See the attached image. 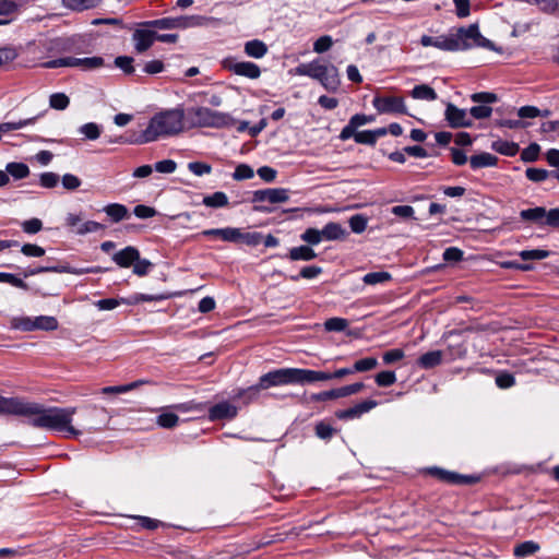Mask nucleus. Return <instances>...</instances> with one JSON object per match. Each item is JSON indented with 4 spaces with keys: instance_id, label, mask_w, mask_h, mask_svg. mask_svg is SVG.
Listing matches in <instances>:
<instances>
[{
    "instance_id": "1a4fd4ad",
    "label": "nucleus",
    "mask_w": 559,
    "mask_h": 559,
    "mask_svg": "<svg viewBox=\"0 0 559 559\" xmlns=\"http://www.w3.org/2000/svg\"><path fill=\"white\" fill-rule=\"evenodd\" d=\"M372 105L379 114H407V108L403 97L376 96L372 99Z\"/></svg>"
},
{
    "instance_id": "393cba45",
    "label": "nucleus",
    "mask_w": 559,
    "mask_h": 559,
    "mask_svg": "<svg viewBox=\"0 0 559 559\" xmlns=\"http://www.w3.org/2000/svg\"><path fill=\"white\" fill-rule=\"evenodd\" d=\"M104 66L102 57L73 58L70 57V67L81 68L83 70H94Z\"/></svg>"
},
{
    "instance_id": "e433bc0d",
    "label": "nucleus",
    "mask_w": 559,
    "mask_h": 559,
    "mask_svg": "<svg viewBox=\"0 0 559 559\" xmlns=\"http://www.w3.org/2000/svg\"><path fill=\"white\" fill-rule=\"evenodd\" d=\"M206 21L207 19L201 15L179 16L176 17V28L202 26Z\"/></svg>"
},
{
    "instance_id": "338daca9",
    "label": "nucleus",
    "mask_w": 559,
    "mask_h": 559,
    "mask_svg": "<svg viewBox=\"0 0 559 559\" xmlns=\"http://www.w3.org/2000/svg\"><path fill=\"white\" fill-rule=\"evenodd\" d=\"M152 266L153 263L151 261L146 259H141L139 257V260H136L133 264V273L138 276H145L148 274Z\"/></svg>"
},
{
    "instance_id": "6ab92c4d",
    "label": "nucleus",
    "mask_w": 559,
    "mask_h": 559,
    "mask_svg": "<svg viewBox=\"0 0 559 559\" xmlns=\"http://www.w3.org/2000/svg\"><path fill=\"white\" fill-rule=\"evenodd\" d=\"M549 211L543 206H536L532 209L522 210L520 217L522 221L533 222L539 226H547V216Z\"/></svg>"
},
{
    "instance_id": "79ce46f5",
    "label": "nucleus",
    "mask_w": 559,
    "mask_h": 559,
    "mask_svg": "<svg viewBox=\"0 0 559 559\" xmlns=\"http://www.w3.org/2000/svg\"><path fill=\"white\" fill-rule=\"evenodd\" d=\"M100 0H62L63 4L72 10H86L98 5Z\"/></svg>"
},
{
    "instance_id": "4c0bfd02",
    "label": "nucleus",
    "mask_w": 559,
    "mask_h": 559,
    "mask_svg": "<svg viewBox=\"0 0 559 559\" xmlns=\"http://www.w3.org/2000/svg\"><path fill=\"white\" fill-rule=\"evenodd\" d=\"M8 176H12L14 179H24L29 175V168L24 163H9L5 166Z\"/></svg>"
},
{
    "instance_id": "6e6552de",
    "label": "nucleus",
    "mask_w": 559,
    "mask_h": 559,
    "mask_svg": "<svg viewBox=\"0 0 559 559\" xmlns=\"http://www.w3.org/2000/svg\"><path fill=\"white\" fill-rule=\"evenodd\" d=\"M221 64L224 70L250 80H257L261 75L260 67L251 61H238L235 57H226Z\"/></svg>"
},
{
    "instance_id": "3c124183",
    "label": "nucleus",
    "mask_w": 559,
    "mask_h": 559,
    "mask_svg": "<svg viewBox=\"0 0 559 559\" xmlns=\"http://www.w3.org/2000/svg\"><path fill=\"white\" fill-rule=\"evenodd\" d=\"M322 273V269L316 265H309L301 269L298 275L290 276V280L297 282L300 277L311 280Z\"/></svg>"
},
{
    "instance_id": "6e6d98bb",
    "label": "nucleus",
    "mask_w": 559,
    "mask_h": 559,
    "mask_svg": "<svg viewBox=\"0 0 559 559\" xmlns=\"http://www.w3.org/2000/svg\"><path fill=\"white\" fill-rule=\"evenodd\" d=\"M178 421H179V417L175 413H163L156 419V423L160 427L167 428V429L174 428L175 426H177Z\"/></svg>"
},
{
    "instance_id": "a211bd4d",
    "label": "nucleus",
    "mask_w": 559,
    "mask_h": 559,
    "mask_svg": "<svg viewBox=\"0 0 559 559\" xmlns=\"http://www.w3.org/2000/svg\"><path fill=\"white\" fill-rule=\"evenodd\" d=\"M24 400L23 397H5L0 395V415L21 416Z\"/></svg>"
},
{
    "instance_id": "09e8293b",
    "label": "nucleus",
    "mask_w": 559,
    "mask_h": 559,
    "mask_svg": "<svg viewBox=\"0 0 559 559\" xmlns=\"http://www.w3.org/2000/svg\"><path fill=\"white\" fill-rule=\"evenodd\" d=\"M525 176L533 182H543L550 176V171L543 168L531 167L525 170Z\"/></svg>"
},
{
    "instance_id": "4468645a",
    "label": "nucleus",
    "mask_w": 559,
    "mask_h": 559,
    "mask_svg": "<svg viewBox=\"0 0 559 559\" xmlns=\"http://www.w3.org/2000/svg\"><path fill=\"white\" fill-rule=\"evenodd\" d=\"M378 405L374 400L362 401L353 407L340 411L336 413L338 419H355L359 418L362 414L368 413Z\"/></svg>"
},
{
    "instance_id": "ea45409f",
    "label": "nucleus",
    "mask_w": 559,
    "mask_h": 559,
    "mask_svg": "<svg viewBox=\"0 0 559 559\" xmlns=\"http://www.w3.org/2000/svg\"><path fill=\"white\" fill-rule=\"evenodd\" d=\"M349 325V322L347 319L333 317L328 319L324 322V329L328 332H343L345 331Z\"/></svg>"
},
{
    "instance_id": "412c9836",
    "label": "nucleus",
    "mask_w": 559,
    "mask_h": 559,
    "mask_svg": "<svg viewBox=\"0 0 559 559\" xmlns=\"http://www.w3.org/2000/svg\"><path fill=\"white\" fill-rule=\"evenodd\" d=\"M243 51L250 58L261 59L267 53L269 47L260 39H251L245 43Z\"/></svg>"
},
{
    "instance_id": "cd10ccee",
    "label": "nucleus",
    "mask_w": 559,
    "mask_h": 559,
    "mask_svg": "<svg viewBox=\"0 0 559 559\" xmlns=\"http://www.w3.org/2000/svg\"><path fill=\"white\" fill-rule=\"evenodd\" d=\"M203 236L210 237L215 236L219 237L224 241L233 242L238 236V228L235 227H226V228H212L205 229L202 231Z\"/></svg>"
},
{
    "instance_id": "423d86ee",
    "label": "nucleus",
    "mask_w": 559,
    "mask_h": 559,
    "mask_svg": "<svg viewBox=\"0 0 559 559\" xmlns=\"http://www.w3.org/2000/svg\"><path fill=\"white\" fill-rule=\"evenodd\" d=\"M189 115L195 126L207 128H222L233 123L228 114L212 110L207 107H195L189 110Z\"/></svg>"
},
{
    "instance_id": "f03ea898",
    "label": "nucleus",
    "mask_w": 559,
    "mask_h": 559,
    "mask_svg": "<svg viewBox=\"0 0 559 559\" xmlns=\"http://www.w3.org/2000/svg\"><path fill=\"white\" fill-rule=\"evenodd\" d=\"M420 44L424 47H436L445 51L467 50L472 47H481L489 50H496L495 44L485 38L477 24H471L467 27H461L455 34L449 36L431 37L423 35Z\"/></svg>"
},
{
    "instance_id": "a878e982",
    "label": "nucleus",
    "mask_w": 559,
    "mask_h": 559,
    "mask_svg": "<svg viewBox=\"0 0 559 559\" xmlns=\"http://www.w3.org/2000/svg\"><path fill=\"white\" fill-rule=\"evenodd\" d=\"M287 257L292 261H311L317 258V253L309 246H299L292 248Z\"/></svg>"
},
{
    "instance_id": "7c9ffc66",
    "label": "nucleus",
    "mask_w": 559,
    "mask_h": 559,
    "mask_svg": "<svg viewBox=\"0 0 559 559\" xmlns=\"http://www.w3.org/2000/svg\"><path fill=\"white\" fill-rule=\"evenodd\" d=\"M323 239L325 240H338L344 238L347 233L338 223H329L323 229H321Z\"/></svg>"
},
{
    "instance_id": "69168bd1",
    "label": "nucleus",
    "mask_w": 559,
    "mask_h": 559,
    "mask_svg": "<svg viewBox=\"0 0 559 559\" xmlns=\"http://www.w3.org/2000/svg\"><path fill=\"white\" fill-rule=\"evenodd\" d=\"M332 45H333V39L331 36H329V35L321 36L313 43V51L317 53H323V52L328 51L332 47Z\"/></svg>"
},
{
    "instance_id": "8fccbe9b",
    "label": "nucleus",
    "mask_w": 559,
    "mask_h": 559,
    "mask_svg": "<svg viewBox=\"0 0 559 559\" xmlns=\"http://www.w3.org/2000/svg\"><path fill=\"white\" fill-rule=\"evenodd\" d=\"M378 366V360L374 357H366L357 360L354 366V372H365L374 369Z\"/></svg>"
},
{
    "instance_id": "bb28decb",
    "label": "nucleus",
    "mask_w": 559,
    "mask_h": 559,
    "mask_svg": "<svg viewBox=\"0 0 559 559\" xmlns=\"http://www.w3.org/2000/svg\"><path fill=\"white\" fill-rule=\"evenodd\" d=\"M104 212L114 223H119L129 217L128 207L120 203H111L104 207Z\"/></svg>"
},
{
    "instance_id": "c03bdc74",
    "label": "nucleus",
    "mask_w": 559,
    "mask_h": 559,
    "mask_svg": "<svg viewBox=\"0 0 559 559\" xmlns=\"http://www.w3.org/2000/svg\"><path fill=\"white\" fill-rule=\"evenodd\" d=\"M146 27L159 28V29H174L176 28V17H163L154 21L143 23Z\"/></svg>"
},
{
    "instance_id": "5701e85b",
    "label": "nucleus",
    "mask_w": 559,
    "mask_h": 559,
    "mask_svg": "<svg viewBox=\"0 0 559 559\" xmlns=\"http://www.w3.org/2000/svg\"><path fill=\"white\" fill-rule=\"evenodd\" d=\"M498 164V157L487 153L483 152L480 154H476L471 156L469 158V165L473 169H479L484 167H495Z\"/></svg>"
},
{
    "instance_id": "dca6fc26",
    "label": "nucleus",
    "mask_w": 559,
    "mask_h": 559,
    "mask_svg": "<svg viewBox=\"0 0 559 559\" xmlns=\"http://www.w3.org/2000/svg\"><path fill=\"white\" fill-rule=\"evenodd\" d=\"M156 32L152 29L139 28L132 35L138 52L146 51L155 41Z\"/></svg>"
},
{
    "instance_id": "13d9d810",
    "label": "nucleus",
    "mask_w": 559,
    "mask_h": 559,
    "mask_svg": "<svg viewBox=\"0 0 559 559\" xmlns=\"http://www.w3.org/2000/svg\"><path fill=\"white\" fill-rule=\"evenodd\" d=\"M59 179H60V177H59L58 174L51 173V171H47V173L40 174V176H39V183L44 188L52 189V188H55L58 185Z\"/></svg>"
},
{
    "instance_id": "f257e3e1",
    "label": "nucleus",
    "mask_w": 559,
    "mask_h": 559,
    "mask_svg": "<svg viewBox=\"0 0 559 559\" xmlns=\"http://www.w3.org/2000/svg\"><path fill=\"white\" fill-rule=\"evenodd\" d=\"M75 407H46L43 404L24 400L21 416L28 418L35 428L63 433L69 438L79 437L82 431L72 425Z\"/></svg>"
},
{
    "instance_id": "c756f323",
    "label": "nucleus",
    "mask_w": 559,
    "mask_h": 559,
    "mask_svg": "<svg viewBox=\"0 0 559 559\" xmlns=\"http://www.w3.org/2000/svg\"><path fill=\"white\" fill-rule=\"evenodd\" d=\"M148 383H151L150 380L141 379V380H136L131 383H128V384H123V385L105 386L102 389V393L105 395L127 393L134 389H138L139 386H141L143 384H148Z\"/></svg>"
},
{
    "instance_id": "4d7b16f0",
    "label": "nucleus",
    "mask_w": 559,
    "mask_h": 559,
    "mask_svg": "<svg viewBox=\"0 0 559 559\" xmlns=\"http://www.w3.org/2000/svg\"><path fill=\"white\" fill-rule=\"evenodd\" d=\"M188 169L195 176L209 175L212 171V166L203 162H190L188 163Z\"/></svg>"
},
{
    "instance_id": "f3484780",
    "label": "nucleus",
    "mask_w": 559,
    "mask_h": 559,
    "mask_svg": "<svg viewBox=\"0 0 559 559\" xmlns=\"http://www.w3.org/2000/svg\"><path fill=\"white\" fill-rule=\"evenodd\" d=\"M140 252L133 246H128L112 255V261L120 267H130L139 260Z\"/></svg>"
},
{
    "instance_id": "a19ab883",
    "label": "nucleus",
    "mask_w": 559,
    "mask_h": 559,
    "mask_svg": "<svg viewBox=\"0 0 559 559\" xmlns=\"http://www.w3.org/2000/svg\"><path fill=\"white\" fill-rule=\"evenodd\" d=\"M391 278H392L391 274L389 272H385V271L370 272V273H367L362 277V282L366 285H376V284H381V283L389 282Z\"/></svg>"
},
{
    "instance_id": "4be33fe9",
    "label": "nucleus",
    "mask_w": 559,
    "mask_h": 559,
    "mask_svg": "<svg viewBox=\"0 0 559 559\" xmlns=\"http://www.w3.org/2000/svg\"><path fill=\"white\" fill-rule=\"evenodd\" d=\"M262 389L259 383L255 385H251L247 389H240L233 395L235 401L240 402L242 405H248L258 400L259 393Z\"/></svg>"
},
{
    "instance_id": "c85d7f7f",
    "label": "nucleus",
    "mask_w": 559,
    "mask_h": 559,
    "mask_svg": "<svg viewBox=\"0 0 559 559\" xmlns=\"http://www.w3.org/2000/svg\"><path fill=\"white\" fill-rule=\"evenodd\" d=\"M44 114H39L37 116H34V117H31V118H27V119H20L17 121H10V122H3V123H0V134H4V133H8L10 131H15V130H20L24 127H27V126H31V124H34L38 118H40Z\"/></svg>"
},
{
    "instance_id": "58836bf2",
    "label": "nucleus",
    "mask_w": 559,
    "mask_h": 559,
    "mask_svg": "<svg viewBox=\"0 0 559 559\" xmlns=\"http://www.w3.org/2000/svg\"><path fill=\"white\" fill-rule=\"evenodd\" d=\"M263 236L260 233H242L238 228V236L236 237L234 242H243L248 246H258L262 242Z\"/></svg>"
},
{
    "instance_id": "680f3d73",
    "label": "nucleus",
    "mask_w": 559,
    "mask_h": 559,
    "mask_svg": "<svg viewBox=\"0 0 559 559\" xmlns=\"http://www.w3.org/2000/svg\"><path fill=\"white\" fill-rule=\"evenodd\" d=\"M0 282L11 284L12 286L22 289L28 288L27 284L23 280L11 273L0 272Z\"/></svg>"
},
{
    "instance_id": "5fc2aeb1",
    "label": "nucleus",
    "mask_w": 559,
    "mask_h": 559,
    "mask_svg": "<svg viewBox=\"0 0 559 559\" xmlns=\"http://www.w3.org/2000/svg\"><path fill=\"white\" fill-rule=\"evenodd\" d=\"M300 238L309 243V245H318L320 243L322 240H323V237H322V234H321V230L319 229H316V228H308L306 229Z\"/></svg>"
},
{
    "instance_id": "c9c22d12",
    "label": "nucleus",
    "mask_w": 559,
    "mask_h": 559,
    "mask_svg": "<svg viewBox=\"0 0 559 559\" xmlns=\"http://www.w3.org/2000/svg\"><path fill=\"white\" fill-rule=\"evenodd\" d=\"M491 148L506 156H514L519 152V145L516 143L502 140L495 141Z\"/></svg>"
},
{
    "instance_id": "7ed1b4c3",
    "label": "nucleus",
    "mask_w": 559,
    "mask_h": 559,
    "mask_svg": "<svg viewBox=\"0 0 559 559\" xmlns=\"http://www.w3.org/2000/svg\"><path fill=\"white\" fill-rule=\"evenodd\" d=\"M183 110L169 109L154 115L146 129L128 143L145 144L154 142L159 138L170 136L179 133L183 129Z\"/></svg>"
},
{
    "instance_id": "0e129e2a",
    "label": "nucleus",
    "mask_w": 559,
    "mask_h": 559,
    "mask_svg": "<svg viewBox=\"0 0 559 559\" xmlns=\"http://www.w3.org/2000/svg\"><path fill=\"white\" fill-rule=\"evenodd\" d=\"M522 260H543L549 255V252L542 249L523 250L519 253Z\"/></svg>"
},
{
    "instance_id": "864d4df0",
    "label": "nucleus",
    "mask_w": 559,
    "mask_h": 559,
    "mask_svg": "<svg viewBox=\"0 0 559 559\" xmlns=\"http://www.w3.org/2000/svg\"><path fill=\"white\" fill-rule=\"evenodd\" d=\"M103 229H105V226L103 224L95 222V221H87V222L80 224V226L76 228V234L78 235H86V234L96 233V231H99Z\"/></svg>"
},
{
    "instance_id": "b1692460",
    "label": "nucleus",
    "mask_w": 559,
    "mask_h": 559,
    "mask_svg": "<svg viewBox=\"0 0 559 559\" xmlns=\"http://www.w3.org/2000/svg\"><path fill=\"white\" fill-rule=\"evenodd\" d=\"M442 358L443 353L441 350H431L423 354L418 358L417 365L423 369H432L442 362Z\"/></svg>"
},
{
    "instance_id": "2eb2a0df",
    "label": "nucleus",
    "mask_w": 559,
    "mask_h": 559,
    "mask_svg": "<svg viewBox=\"0 0 559 559\" xmlns=\"http://www.w3.org/2000/svg\"><path fill=\"white\" fill-rule=\"evenodd\" d=\"M237 413L238 409L235 405L222 402L210 407L209 418L211 420L233 419L237 416Z\"/></svg>"
},
{
    "instance_id": "9b49d317",
    "label": "nucleus",
    "mask_w": 559,
    "mask_h": 559,
    "mask_svg": "<svg viewBox=\"0 0 559 559\" xmlns=\"http://www.w3.org/2000/svg\"><path fill=\"white\" fill-rule=\"evenodd\" d=\"M444 117L451 128H468L473 126V120L468 117L467 110L461 109L451 103L447 105Z\"/></svg>"
},
{
    "instance_id": "72a5a7b5",
    "label": "nucleus",
    "mask_w": 559,
    "mask_h": 559,
    "mask_svg": "<svg viewBox=\"0 0 559 559\" xmlns=\"http://www.w3.org/2000/svg\"><path fill=\"white\" fill-rule=\"evenodd\" d=\"M540 549L539 544L534 540H526L516 545L513 549V555L519 558H524L534 555Z\"/></svg>"
},
{
    "instance_id": "9d476101",
    "label": "nucleus",
    "mask_w": 559,
    "mask_h": 559,
    "mask_svg": "<svg viewBox=\"0 0 559 559\" xmlns=\"http://www.w3.org/2000/svg\"><path fill=\"white\" fill-rule=\"evenodd\" d=\"M289 199V190L284 188H267L255 190L252 202H270L271 204L284 203Z\"/></svg>"
},
{
    "instance_id": "774afa93",
    "label": "nucleus",
    "mask_w": 559,
    "mask_h": 559,
    "mask_svg": "<svg viewBox=\"0 0 559 559\" xmlns=\"http://www.w3.org/2000/svg\"><path fill=\"white\" fill-rule=\"evenodd\" d=\"M253 176H254L253 169L247 164L238 165L233 175L235 180L251 179Z\"/></svg>"
},
{
    "instance_id": "f704fd0d",
    "label": "nucleus",
    "mask_w": 559,
    "mask_h": 559,
    "mask_svg": "<svg viewBox=\"0 0 559 559\" xmlns=\"http://www.w3.org/2000/svg\"><path fill=\"white\" fill-rule=\"evenodd\" d=\"M202 203L207 207L218 209L224 207L228 204V198L226 193L222 191L214 192L213 194L205 195Z\"/></svg>"
},
{
    "instance_id": "ddd939ff",
    "label": "nucleus",
    "mask_w": 559,
    "mask_h": 559,
    "mask_svg": "<svg viewBox=\"0 0 559 559\" xmlns=\"http://www.w3.org/2000/svg\"><path fill=\"white\" fill-rule=\"evenodd\" d=\"M45 49L47 52L53 56L66 52H80V49L76 47V39L74 37H59L51 39L45 44Z\"/></svg>"
},
{
    "instance_id": "0eeeda50",
    "label": "nucleus",
    "mask_w": 559,
    "mask_h": 559,
    "mask_svg": "<svg viewBox=\"0 0 559 559\" xmlns=\"http://www.w3.org/2000/svg\"><path fill=\"white\" fill-rule=\"evenodd\" d=\"M11 328L23 332L55 331L58 329V320L51 316L16 317L11 320Z\"/></svg>"
},
{
    "instance_id": "a18cd8bd",
    "label": "nucleus",
    "mask_w": 559,
    "mask_h": 559,
    "mask_svg": "<svg viewBox=\"0 0 559 559\" xmlns=\"http://www.w3.org/2000/svg\"><path fill=\"white\" fill-rule=\"evenodd\" d=\"M79 132L84 135L86 140H96L100 135V127L95 122H88L80 127Z\"/></svg>"
},
{
    "instance_id": "39448f33",
    "label": "nucleus",
    "mask_w": 559,
    "mask_h": 559,
    "mask_svg": "<svg viewBox=\"0 0 559 559\" xmlns=\"http://www.w3.org/2000/svg\"><path fill=\"white\" fill-rule=\"evenodd\" d=\"M309 369L301 368H282L270 371L259 379V385L262 390L271 386L284 384H307L309 383Z\"/></svg>"
},
{
    "instance_id": "473e14b6",
    "label": "nucleus",
    "mask_w": 559,
    "mask_h": 559,
    "mask_svg": "<svg viewBox=\"0 0 559 559\" xmlns=\"http://www.w3.org/2000/svg\"><path fill=\"white\" fill-rule=\"evenodd\" d=\"M45 272H56V273H72L75 275H82L86 273H95L97 272V269H71V267H61V269H45L44 266H40L36 270H32L27 273H25V276L35 275L38 273H45Z\"/></svg>"
},
{
    "instance_id": "e2e57ef3",
    "label": "nucleus",
    "mask_w": 559,
    "mask_h": 559,
    "mask_svg": "<svg viewBox=\"0 0 559 559\" xmlns=\"http://www.w3.org/2000/svg\"><path fill=\"white\" fill-rule=\"evenodd\" d=\"M335 429L324 421H320L316 425V435L320 439L329 440L333 437Z\"/></svg>"
},
{
    "instance_id": "de8ad7c7",
    "label": "nucleus",
    "mask_w": 559,
    "mask_h": 559,
    "mask_svg": "<svg viewBox=\"0 0 559 559\" xmlns=\"http://www.w3.org/2000/svg\"><path fill=\"white\" fill-rule=\"evenodd\" d=\"M540 146L532 143L521 152V159L525 163H533L538 159Z\"/></svg>"
},
{
    "instance_id": "603ef678",
    "label": "nucleus",
    "mask_w": 559,
    "mask_h": 559,
    "mask_svg": "<svg viewBox=\"0 0 559 559\" xmlns=\"http://www.w3.org/2000/svg\"><path fill=\"white\" fill-rule=\"evenodd\" d=\"M376 383L379 386L386 388L396 382V376L394 371H381L374 377Z\"/></svg>"
},
{
    "instance_id": "052dcab7",
    "label": "nucleus",
    "mask_w": 559,
    "mask_h": 559,
    "mask_svg": "<svg viewBox=\"0 0 559 559\" xmlns=\"http://www.w3.org/2000/svg\"><path fill=\"white\" fill-rule=\"evenodd\" d=\"M365 388L362 382H356L342 388L336 389L337 397H345L360 392Z\"/></svg>"
},
{
    "instance_id": "49530a36",
    "label": "nucleus",
    "mask_w": 559,
    "mask_h": 559,
    "mask_svg": "<svg viewBox=\"0 0 559 559\" xmlns=\"http://www.w3.org/2000/svg\"><path fill=\"white\" fill-rule=\"evenodd\" d=\"M70 104L69 97L63 93H55L49 97V105L57 110H64Z\"/></svg>"
},
{
    "instance_id": "aec40b11",
    "label": "nucleus",
    "mask_w": 559,
    "mask_h": 559,
    "mask_svg": "<svg viewBox=\"0 0 559 559\" xmlns=\"http://www.w3.org/2000/svg\"><path fill=\"white\" fill-rule=\"evenodd\" d=\"M309 373H312V376H309L311 378V379H309V383H313V382H318V381L341 379L343 377L354 373V369H353V367L352 368H341V369L335 370L332 373L309 369Z\"/></svg>"
},
{
    "instance_id": "37998d69",
    "label": "nucleus",
    "mask_w": 559,
    "mask_h": 559,
    "mask_svg": "<svg viewBox=\"0 0 559 559\" xmlns=\"http://www.w3.org/2000/svg\"><path fill=\"white\" fill-rule=\"evenodd\" d=\"M348 223L353 233L361 234L367 228L368 218L362 214H355L349 218Z\"/></svg>"
},
{
    "instance_id": "f8f14e48",
    "label": "nucleus",
    "mask_w": 559,
    "mask_h": 559,
    "mask_svg": "<svg viewBox=\"0 0 559 559\" xmlns=\"http://www.w3.org/2000/svg\"><path fill=\"white\" fill-rule=\"evenodd\" d=\"M429 473L437 477L439 480L451 484V485H463V484H474L477 480V477L469 475H462L455 472L447 471L439 467H432L429 469Z\"/></svg>"
},
{
    "instance_id": "2f4dec72",
    "label": "nucleus",
    "mask_w": 559,
    "mask_h": 559,
    "mask_svg": "<svg viewBox=\"0 0 559 559\" xmlns=\"http://www.w3.org/2000/svg\"><path fill=\"white\" fill-rule=\"evenodd\" d=\"M411 96L415 99H421V100H428V102L436 100L438 97L436 91L427 84L416 85L412 90Z\"/></svg>"
},
{
    "instance_id": "20e7f679",
    "label": "nucleus",
    "mask_w": 559,
    "mask_h": 559,
    "mask_svg": "<svg viewBox=\"0 0 559 559\" xmlns=\"http://www.w3.org/2000/svg\"><path fill=\"white\" fill-rule=\"evenodd\" d=\"M293 72L297 75L309 76L319 81L321 85L330 92H335L341 84L337 68L333 64L320 63L319 60H313L309 63H300Z\"/></svg>"
},
{
    "instance_id": "bf43d9fd",
    "label": "nucleus",
    "mask_w": 559,
    "mask_h": 559,
    "mask_svg": "<svg viewBox=\"0 0 559 559\" xmlns=\"http://www.w3.org/2000/svg\"><path fill=\"white\" fill-rule=\"evenodd\" d=\"M123 299L106 298L94 302V306L102 311L114 310L122 304Z\"/></svg>"
}]
</instances>
